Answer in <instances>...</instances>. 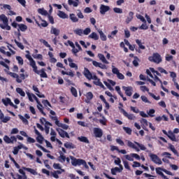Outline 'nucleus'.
<instances>
[{
  "instance_id": "f257e3e1",
  "label": "nucleus",
  "mask_w": 179,
  "mask_h": 179,
  "mask_svg": "<svg viewBox=\"0 0 179 179\" xmlns=\"http://www.w3.org/2000/svg\"><path fill=\"white\" fill-rule=\"evenodd\" d=\"M25 57L29 61V65L30 66H31V68H33V71L35 73L39 75L41 78H48L47 73H45V69H42L41 71H38L37 66L36 65V61L33 59V57H31L30 55H26Z\"/></svg>"
},
{
  "instance_id": "f03ea898",
  "label": "nucleus",
  "mask_w": 179,
  "mask_h": 179,
  "mask_svg": "<svg viewBox=\"0 0 179 179\" xmlns=\"http://www.w3.org/2000/svg\"><path fill=\"white\" fill-rule=\"evenodd\" d=\"M126 142L127 143L128 148L134 149V150H136V152H141V150H146V147H145V145L143 144H141L136 141L132 143V141L129 140H127Z\"/></svg>"
},
{
  "instance_id": "7ed1b4c3",
  "label": "nucleus",
  "mask_w": 179,
  "mask_h": 179,
  "mask_svg": "<svg viewBox=\"0 0 179 179\" xmlns=\"http://www.w3.org/2000/svg\"><path fill=\"white\" fill-rule=\"evenodd\" d=\"M146 73L150 76V78H152V79H154L155 82H160L162 83V81L160 79H159V77L160 76V73L159 71H155L153 68H150V69L146 70Z\"/></svg>"
},
{
  "instance_id": "20e7f679",
  "label": "nucleus",
  "mask_w": 179,
  "mask_h": 179,
  "mask_svg": "<svg viewBox=\"0 0 179 179\" xmlns=\"http://www.w3.org/2000/svg\"><path fill=\"white\" fill-rule=\"evenodd\" d=\"M0 20L3 22V24H0L1 29H3V30H10L11 28L10 26H9V20L6 15L4 14L0 15Z\"/></svg>"
},
{
  "instance_id": "39448f33",
  "label": "nucleus",
  "mask_w": 179,
  "mask_h": 179,
  "mask_svg": "<svg viewBox=\"0 0 179 179\" xmlns=\"http://www.w3.org/2000/svg\"><path fill=\"white\" fill-rule=\"evenodd\" d=\"M162 132L164 135L168 136V138H169V139H171V141H172V142H177V138H176L175 134H179L178 128L174 129L173 131H172L171 130H169L167 133V131L162 130Z\"/></svg>"
},
{
  "instance_id": "423d86ee",
  "label": "nucleus",
  "mask_w": 179,
  "mask_h": 179,
  "mask_svg": "<svg viewBox=\"0 0 179 179\" xmlns=\"http://www.w3.org/2000/svg\"><path fill=\"white\" fill-rule=\"evenodd\" d=\"M155 170H156L157 174H159V176H161V177L164 179H169V178H167L166 175L163 173V172L165 173V174H167L168 176H174V174H173L171 171H169L166 169H162L160 167H158V168H156Z\"/></svg>"
},
{
  "instance_id": "0eeeda50",
  "label": "nucleus",
  "mask_w": 179,
  "mask_h": 179,
  "mask_svg": "<svg viewBox=\"0 0 179 179\" xmlns=\"http://www.w3.org/2000/svg\"><path fill=\"white\" fill-rule=\"evenodd\" d=\"M149 61L155 62V64H160L162 62V56L159 53H154L152 57H148Z\"/></svg>"
},
{
  "instance_id": "6e6552de",
  "label": "nucleus",
  "mask_w": 179,
  "mask_h": 179,
  "mask_svg": "<svg viewBox=\"0 0 179 179\" xmlns=\"http://www.w3.org/2000/svg\"><path fill=\"white\" fill-rule=\"evenodd\" d=\"M118 108L120 113L123 114V115H124L126 118H128V120H135V118H136L135 115H134V114H128L127 111L124 110V108H122L121 106H119Z\"/></svg>"
},
{
  "instance_id": "1a4fd4ad",
  "label": "nucleus",
  "mask_w": 179,
  "mask_h": 179,
  "mask_svg": "<svg viewBox=\"0 0 179 179\" xmlns=\"http://www.w3.org/2000/svg\"><path fill=\"white\" fill-rule=\"evenodd\" d=\"M70 159L71 160V164H72V166H74V167H76V166H82V163L83 162V159H76L73 156H70Z\"/></svg>"
},
{
  "instance_id": "9d476101",
  "label": "nucleus",
  "mask_w": 179,
  "mask_h": 179,
  "mask_svg": "<svg viewBox=\"0 0 179 179\" xmlns=\"http://www.w3.org/2000/svg\"><path fill=\"white\" fill-rule=\"evenodd\" d=\"M93 133L95 138H102L103 137V129L99 127H94L93 129Z\"/></svg>"
},
{
  "instance_id": "9b49d317",
  "label": "nucleus",
  "mask_w": 179,
  "mask_h": 179,
  "mask_svg": "<svg viewBox=\"0 0 179 179\" xmlns=\"http://www.w3.org/2000/svg\"><path fill=\"white\" fill-rule=\"evenodd\" d=\"M150 157L152 160V162H153V163H155V164H162V159H160V158L155 154H151L150 155Z\"/></svg>"
},
{
  "instance_id": "f8f14e48",
  "label": "nucleus",
  "mask_w": 179,
  "mask_h": 179,
  "mask_svg": "<svg viewBox=\"0 0 179 179\" xmlns=\"http://www.w3.org/2000/svg\"><path fill=\"white\" fill-rule=\"evenodd\" d=\"M57 132H58L59 136H61V138H68L69 139L70 136L69 134H68V132L64 131V129H61V128H57L56 129Z\"/></svg>"
},
{
  "instance_id": "ddd939ff",
  "label": "nucleus",
  "mask_w": 179,
  "mask_h": 179,
  "mask_svg": "<svg viewBox=\"0 0 179 179\" xmlns=\"http://www.w3.org/2000/svg\"><path fill=\"white\" fill-rule=\"evenodd\" d=\"M83 75L88 80H92V79H93V76H94V75L92 74L87 68L84 69Z\"/></svg>"
},
{
  "instance_id": "4468645a",
  "label": "nucleus",
  "mask_w": 179,
  "mask_h": 179,
  "mask_svg": "<svg viewBox=\"0 0 179 179\" xmlns=\"http://www.w3.org/2000/svg\"><path fill=\"white\" fill-rule=\"evenodd\" d=\"M122 170H124V166H122V165H120V167H115L111 169L110 171H111V174L113 176H117V173H122Z\"/></svg>"
},
{
  "instance_id": "2eb2a0df",
  "label": "nucleus",
  "mask_w": 179,
  "mask_h": 179,
  "mask_svg": "<svg viewBox=\"0 0 179 179\" xmlns=\"http://www.w3.org/2000/svg\"><path fill=\"white\" fill-rule=\"evenodd\" d=\"M92 65L96 68H100L101 69H107V66L106 64H103L99 62H96L94 60L92 61Z\"/></svg>"
},
{
  "instance_id": "dca6fc26",
  "label": "nucleus",
  "mask_w": 179,
  "mask_h": 179,
  "mask_svg": "<svg viewBox=\"0 0 179 179\" xmlns=\"http://www.w3.org/2000/svg\"><path fill=\"white\" fill-rule=\"evenodd\" d=\"M110 10V6L101 4L100 6V13L101 15H106V12Z\"/></svg>"
},
{
  "instance_id": "f3484780",
  "label": "nucleus",
  "mask_w": 179,
  "mask_h": 179,
  "mask_svg": "<svg viewBox=\"0 0 179 179\" xmlns=\"http://www.w3.org/2000/svg\"><path fill=\"white\" fill-rule=\"evenodd\" d=\"M92 80H94V85H96V86H100V87L104 88V85L101 82H100V79L97 78V76L94 75Z\"/></svg>"
},
{
  "instance_id": "a211bd4d",
  "label": "nucleus",
  "mask_w": 179,
  "mask_h": 179,
  "mask_svg": "<svg viewBox=\"0 0 179 179\" xmlns=\"http://www.w3.org/2000/svg\"><path fill=\"white\" fill-rule=\"evenodd\" d=\"M23 170H24L25 171H28V173H30L33 176H38V173H37V171H36V169L24 167Z\"/></svg>"
},
{
  "instance_id": "6ab92c4d",
  "label": "nucleus",
  "mask_w": 179,
  "mask_h": 179,
  "mask_svg": "<svg viewBox=\"0 0 179 179\" xmlns=\"http://www.w3.org/2000/svg\"><path fill=\"white\" fill-rule=\"evenodd\" d=\"M98 58H99L100 61H101L103 64H110V62H108L107 59H106V57L104 56V55L101 53L98 54Z\"/></svg>"
},
{
  "instance_id": "aec40b11",
  "label": "nucleus",
  "mask_w": 179,
  "mask_h": 179,
  "mask_svg": "<svg viewBox=\"0 0 179 179\" xmlns=\"http://www.w3.org/2000/svg\"><path fill=\"white\" fill-rule=\"evenodd\" d=\"M134 13L132 11H130L129 13V16L127 17L125 21L127 24L131 23V22H132V20H134Z\"/></svg>"
},
{
  "instance_id": "412c9836",
  "label": "nucleus",
  "mask_w": 179,
  "mask_h": 179,
  "mask_svg": "<svg viewBox=\"0 0 179 179\" xmlns=\"http://www.w3.org/2000/svg\"><path fill=\"white\" fill-rule=\"evenodd\" d=\"M97 31L99 34L101 40L102 41H107V36L104 34V32L101 29H98Z\"/></svg>"
},
{
  "instance_id": "4be33fe9",
  "label": "nucleus",
  "mask_w": 179,
  "mask_h": 179,
  "mask_svg": "<svg viewBox=\"0 0 179 179\" xmlns=\"http://www.w3.org/2000/svg\"><path fill=\"white\" fill-rule=\"evenodd\" d=\"M60 31L54 27H51L50 34H54L55 36H59Z\"/></svg>"
},
{
  "instance_id": "5701e85b",
  "label": "nucleus",
  "mask_w": 179,
  "mask_h": 179,
  "mask_svg": "<svg viewBox=\"0 0 179 179\" xmlns=\"http://www.w3.org/2000/svg\"><path fill=\"white\" fill-rule=\"evenodd\" d=\"M68 61L69 62L70 68H75L76 71H78V65L76 64L73 63V59H72V58L69 57L68 59Z\"/></svg>"
},
{
  "instance_id": "b1692460",
  "label": "nucleus",
  "mask_w": 179,
  "mask_h": 179,
  "mask_svg": "<svg viewBox=\"0 0 179 179\" xmlns=\"http://www.w3.org/2000/svg\"><path fill=\"white\" fill-rule=\"evenodd\" d=\"M11 176L14 179H27V176H23V175L21 176L19 173H16L15 175H13V173H11Z\"/></svg>"
},
{
  "instance_id": "393cba45",
  "label": "nucleus",
  "mask_w": 179,
  "mask_h": 179,
  "mask_svg": "<svg viewBox=\"0 0 179 179\" xmlns=\"http://www.w3.org/2000/svg\"><path fill=\"white\" fill-rule=\"evenodd\" d=\"M68 3L69 5H73V6L76 8L79 6V0H68Z\"/></svg>"
},
{
  "instance_id": "a878e982",
  "label": "nucleus",
  "mask_w": 179,
  "mask_h": 179,
  "mask_svg": "<svg viewBox=\"0 0 179 179\" xmlns=\"http://www.w3.org/2000/svg\"><path fill=\"white\" fill-rule=\"evenodd\" d=\"M27 96L29 97V101H34V100H33V99H34L36 100V101L38 102V98H37V96H36L34 95V94H31L30 93L27 92Z\"/></svg>"
},
{
  "instance_id": "bb28decb",
  "label": "nucleus",
  "mask_w": 179,
  "mask_h": 179,
  "mask_svg": "<svg viewBox=\"0 0 179 179\" xmlns=\"http://www.w3.org/2000/svg\"><path fill=\"white\" fill-rule=\"evenodd\" d=\"M64 146L66 148V149H75V148H76V146H75V145L71 142L65 143Z\"/></svg>"
},
{
  "instance_id": "cd10ccee",
  "label": "nucleus",
  "mask_w": 179,
  "mask_h": 179,
  "mask_svg": "<svg viewBox=\"0 0 179 179\" xmlns=\"http://www.w3.org/2000/svg\"><path fill=\"white\" fill-rule=\"evenodd\" d=\"M57 16L61 19H68V15L64 11L59 10L57 13Z\"/></svg>"
},
{
  "instance_id": "c85d7f7f",
  "label": "nucleus",
  "mask_w": 179,
  "mask_h": 179,
  "mask_svg": "<svg viewBox=\"0 0 179 179\" xmlns=\"http://www.w3.org/2000/svg\"><path fill=\"white\" fill-rule=\"evenodd\" d=\"M59 157H58V161L60 163H65V160H66V157L64 155L62 152H59Z\"/></svg>"
},
{
  "instance_id": "c756f323",
  "label": "nucleus",
  "mask_w": 179,
  "mask_h": 179,
  "mask_svg": "<svg viewBox=\"0 0 179 179\" xmlns=\"http://www.w3.org/2000/svg\"><path fill=\"white\" fill-rule=\"evenodd\" d=\"M78 140L80 141V142H83L84 143H90V141L86 136H82L80 137H78Z\"/></svg>"
},
{
  "instance_id": "7c9ffc66",
  "label": "nucleus",
  "mask_w": 179,
  "mask_h": 179,
  "mask_svg": "<svg viewBox=\"0 0 179 179\" xmlns=\"http://www.w3.org/2000/svg\"><path fill=\"white\" fill-rule=\"evenodd\" d=\"M58 174H62V171H54L53 172H51V176L54 177V178L58 179L59 178V176Z\"/></svg>"
},
{
  "instance_id": "2f4dec72",
  "label": "nucleus",
  "mask_w": 179,
  "mask_h": 179,
  "mask_svg": "<svg viewBox=\"0 0 179 179\" xmlns=\"http://www.w3.org/2000/svg\"><path fill=\"white\" fill-rule=\"evenodd\" d=\"M53 168L55 170H60V171H62V173H65V169L61 168V164H57V163L53 164Z\"/></svg>"
},
{
  "instance_id": "473e14b6",
  "label": "nucleus",
  "mask_w": 179,
  "mask_h": 179,
  "mask_svg": "<svg viewBox=\"0 0 179 179\" xmlns=\"http://www.w3.org/2000/svg\"><path fill=\"white\" fill-rule=\"evenodd\" d=\"M23 148V144H21L20 145H17V147H14L13 153V155H17L19 153V150Z\"/></svg>"
},
{
  "instance_id": "72a5a7b5",
  "label": "nucleus",
  "mask_w": 179,
  "mask_h": 179,
  "mask_svg": "<svg viewBox=\"0 0 179 179\" xmlns=\"http://www.w3.org/2000/svg\"><path fill=\"white\" fill-rule=\"evenodd\" d=\"M70 19H71V22H73V23H76L78 22H79V19L73 13L70 14Z\"/></svg>"
},
{
  "instance_id": "f704fd0d",
  "label": "nucleus",
  "mask_w": 179,
  "mask_h": 179,
  "mask_svg": "<svg viewBox=\"0 0 179 179\" xmlns=\"http://www.w3.org/2000/svg\"><path fill=\"white\" fill-rule=\"evenodd\" d=\"M18 27H19V29H17L18 31H20V30L21 31H26V30H27V27L24 24H19Z\"/></svg>"
},
{
  "instance_id": "c9c22d12",
  "label": "nucleus",
  "mask_w": 179,
  "mask_h": 179,
  "mask_svg": "<svg viewBox=\"0 0 179 179\" xmlns=\"http://www.w3.org/2000/svg\"><path fill=\"white\" fill-rule=\"evenodd\" d=\"M89 38H92L93 40L97 41L99 40V36L96 32H92L89 35Z\"/></svg>"
},
{
  "instance_id": "e433bc0d",
  "label": "nucleus",
  "mask_w": 179,
  "mask_h": 179,
  "mask_svg": "<svg viewBox=\"0 0 179 179\" xmlns=\"http://www.w3.org/2000/svg\"><path fill=\"white\" fill-rule=\"evenodd\" d=\"M38 13H40V15H43V16L48 15V12H47L44 8H38Z\"/></svg>"
},
{
  "instance_id": "4c0bfd02",
  "label": "nucleus",
  "mask_w": 179,
  "mask_h": 179,
  "mask_svg": "<svg viewBox=\"0 0 179 179\" xmlns=\"http://www.w3.org/2000/svg\"><path fill=\"white\" fill-rule=\"evenodd\" d=\"M136 43L138 45V48H140V50H145V48H146L145 45H142V41L139 39H136Z\"/></svg>"
},
{
  "instance_id": "58836bf2",
  "label": "nucleus",
  "mask_w": 179,
  "mask_h": 179,
  "mask_svg": "<svg viewBox=\"0 0 179 179\" xmlns=\"http://www.w3.org/2000/svg\"><path fill=\"white\" fill-rule=\"evenodd\" d=\"M20 120H21V121H22L23 124H24L25 125H29V120H27V119H26V117H23V115H18Z\"/></svg>"
},
{
  "instance_id": "ea45409f",
  "label": "nucleus",
  "mask_w": 179,
  "mask_h": 179,
  "mask_svg": "<svg viewBox=\"0 0 179 179\" xmlns=\"http://www.w3.org/2000/svg\"><path fill=\"white\" fill-rule=\"evenodd\" d=\"M74 33L78 36H83V29L77 28L74 30Z\"/></svg>"
},
{
  "instance_id": "a19ab883",
  "label": "nucleus",
  "mask_w": 179,
  "mask_h": 179,
  "mask_svg": "<svg viewBox=\"0 0 179 179\" xmlns=\"http://www.w3.org/2000/svg\"><path fill=\"white\" fill-rule=\"evenodd\" d=\"M14 41L18 48H20V50H24V45H23L22 43L17 41L16 39H15Z\"/></svg>"
},
{
  "instance_id": "79ce46f5",
  "label": "nucleus",
  "mask_w": 179,
  "mask_h": 179,
  "mask_svg": "<svg viewBox=\"0 0 179 179\" xmlns=\"http://www.w3.org/2000/svg\"><path fill=\"white\" fill-rule=\"evenodd\" d=\"M92 33V29L89 27L86 28L85 30H83V34L85 36H89Z\"/></svg>"
},
{
  "instance_id": "37998d69",
  "label": "nucleus",
  "mask_w": 179,
  "mask_h": 179,
  "mask_svg": "<svg viewBox=\"0 0 179 179\" xmlns=\"http://www.w3.org/2000/svg\"><path fill=\"white\" fill-rule=\"evenodd\" d=\"M123 129L128 135H132V129L131 128L124 127Z\"/></svg>"
},
{
  "instance_id": "c03bdc74",
  "label": "nucleus",
  "mask_w": 179,
  "mask_h": 179,
  "mask_svg": "<svg viewBox=\"0 0 179 179\" xmlns=\"http://www.w3.org/2000/svg\"><path fill=\"white\" fill-rule=\"evenodd\" d=\"M1 101L4 104V106H9V103H10V99L9 98L3 99Z\"/></svg>"
},
{
  "instance_id": "a18cd8bd",
  "label": "nucleus",
  "mask_w": 179,
  "mask_h": 179,
  "mask_svg": "<svg viewBox=\"0 0 179 179\" xmlns=\"http://www.w3.org/2000/svg\"><path fill=\"white\" fill-rule=\"evenodd\" d=\"M169 148L171 150V152H173V153H174V155H176V156H178V151H177V150H176V148H174V145H171L169 146Z\"/></svg>"
},
{
  "instance_id": "49530a36",
  "label": "nucleus",
  "mask_w": 179,
  "mask_h": 179,
  "mask_svg": "<svg viewBox=\"0 0 179 179\" xmlns=\"http://www.w3.org/2000/svg\"><path fill=\"white\" fill-rule=\"evenodd\" d=\"M124 157L129 162H134V157H132V153H131L130 155H126Z\"/></svg>"
},
{
  "instance_id": "de8ad7c7",
  "label": "nucleus",
  "mask_w": 179,
  "mask_h": 179,
  "mask_svg": "<svg viewBox=\"0 0 179 179\" xmlns=\"http://www.w3.org/2000/svg\"><path fill=\"white\" fill-rule=\"evenodd\" d=\"M36 141L38 142V143L42 144L44 141V137L41 134L36 137Z\"/></svg>"
},
{
  "instance_id": "09e8293b",
  "label": "nucleus",
  "mask_w": 179,
  "mask_h": 179,
  "mask_svg": "<svg viewBox=\"0 0 179 179\" xmlns=\"http://www.w3.org/2000/svg\"><path fill=\"white\" fill-rule=\"evenodd\" d=\"M103 83L108 87V89H109V90H113V87L110 84V80H108L107 81H104Z\"/></svg>"
},
{
  "instance_id": "8fccbe9b",
  "label": "nucleus",
  "mask_w": 179,
  "mask_h": 179,
  "mask_svg": "<svg viewBox=\"0 0 179 179\" xmlns=\"http://www.w3.org/2000/svg\"><path fill=\"white\" fill-rule=\"evenodd\" d=\"M16 59L19 64V65H23L24 62H23V58H22V57L20 56H17L16 57Z\"/></svg>"
},
{
  "instance_id": "3c124183",
  "label": "nucleus",
  "mask_w": 179,
  "mask_h": 179,
  "mask_svg": "<svg viewBox=\"0 0 179 179\" xmlns=\"http://www.w3.org/2000/svg\"><path fill=\"white\" fill-rule=\"evenodd\" d=\"M3 141L6 143H12V139H10L8 136H4Z\"/></svg>"
},
{
  "instance_id": "603ef678",
  "label": "nucleus",
  "mask_w": 179,
  "mask_h": 179,
  "mask_svg": "<svg viewBox=\"0 0 179 179\" xmlns=\"http://www.w3.org/2000/svg\"><path fill=\"white\" fill-rule=\"evenodd\" d=\"M103 119L99 120L100 124L102 125H107V120L104 116L102 117Z\"/></svg>"
},
{
  "instance_id": "864d4df0",
  "label": "nucleus",
  "mask_w": 179,
  "mask_h": 179,
  "mask_svg": "<svg viewBox=\"0 0 179 179\" xmlns=\"http://www.w3.org/2000/svg\"><path fill=\"white\" fill-rule=\"evenodd\" d=\"M27 141L28 143H36V140L31 137H27Z\"/></svg>"
},
{
  "instance_id": "5fc2aeb1",
  "label": "nucleus",
  "mask_w": 179,
  "mask_h": 179,
  "mask_svg": "<svg viewBox=\"0 0 179 179\" xmlns=\"http://www.w3.org/2000/svg\"><path fill=\"white\" fill-rule=\"evenodd\" d=\"M123 164L124 166V169L127 170H131V166H129V164L128 163V161H123Z\"/></svg>"
},
{
  "instance_id": "6e6d98bb",
  "label": "nucleus",
  "mask_w": 179,
  "mask_h": 179,
  "mask_svg": "<svg viewBox=\"0 0 179 179\" xmlns=\"http://www.w3.org/2000/svg\"><path fill=\"white\" fill-rule=\"evenodd\" d=\"M48 18L51 24H54L55 23V22L54 21V17H52L50 14L48 15Z\"/></svg>"
},
{
  "instance_id": "4d7b16f0",
  "label": "nucleus",
  "mask_w": 179,
  "mask_h": 179,
  "mask_svg": "<svg viewBox=\"0 0 179 179\" xmlns=\"http://www.w3.org/2000/svg\"><path fill=\"white\" fill-rule=\"evenodd\" d=\"M39 18L41 19V22H43V23L41 24V26L42 27H47L48 26V22L44 20H41V17H39Z\"/></svg>"
},
{
  "instance_id": "13d9d810",
  "label": "nucleus",
  "mask_w": 179,
  "mask_h": 179,
  "mask_svg": "<svg viewBox=\"0 0 179 179\" xmlns=\"http://www.w3.org/2000/svg\"><path fill=\"white\" fill-rule=\"evenodd\" d=\"M32 57L34 59H43V55L41 54L33 55Z\"/></svg>"
},
{
  "instance_id": "bf43d9fd",
  "label": "nucleus",
  "mask_w": 179,
  "mask_h": 179,
  "mask_svg": "<svg viewBox=\"0 0 179 179\" xmlns=\"http://www.w3.org/2000/svg\"><path fill=\"white\" fill-rule=\"evenodd\" d=\"M138 61L139 58H138V57H135L134 60L133 61V65H134V66H138L139 65Z\"/></svg>"
},
{
  "instance_id": "052dcab7",
  "label": "nucleus",
  "mask_w": 179,
  "mask_h": 179,
  "mask_svg": "<svg viewBox=\"0 0 179 179\" xmlns=\"http://www.w3.org/2000/svg\"><path fill=\"white\" fill-rule=\"evenodd\" d=\"M112 72L115 75H117L120 73V70H118V69H117L115 66H112Z\"/></svg>"
},
{
  "instance_id": "680f3d73",
  "label": "nucleus",
  "mask_w": 179,
  "mask_h": 179,
  "mask_svg": "<svg viewBox=\"0 0 179 179\" xmlns=\"http://www.w3.org/2000/svg\"><path fill=\"white\" fill-rule=\"evenodd\" d=\"M86 97H87V100L89 101H90V100H92V99H93V93H92L90 92L87 93Z\"/></svg>"
},
{
  "instance_id": "e2e57ef3",
  "label": "nucleus",
  "mask_w": 179,
  "mask_h": 179,
  "mask_svg": "<svg viewBox=\"0 0 179 179\" xmlns=\"http://www.w3.org/2000/svg\"><path fill=\"white\" fill-rule=\"evenodd\" d=\"M170 73L171 78H173V82H176V78H177V74H176V73L173 71H171Z\"/></svg>"
},
{
  "instance_id": "0e129e2a",
  "label": "nucleus",
  "mask_w": 179,
  "mask_h": 179,
  "mask_svg": "<svg viewBox=\"0 0 179 179\" xmlns=\"http://www.w3.org/2000/svg\"><path fill=\"white\" fill-rule=\"evenodd\" d=\"M36 96L38 97H40L41 99H43L45 97L44 94H43L41 92H40L39 90H35Z\"/></svg>"
},
{
  "instance_id": "69168bd1",
  "label": "nucleus",
  "mask_w": 179,
  "mask_h": 179,
  "mask_svg": "<svg viewBox=\"0 0 179 179\" xmlns=\"http://www.w3.org/2000/svg\"><path fill=\"white\" fill-rule=\"evenodd\" d=\"M8 121H10V117L9 116L5 117L1 120V122L4 124H6V122H8Z\"/></svg>"
},
{
  "instance_id": "338daca9",
  "label": "nucleus",
  "mask_w": 179,
  "mask_h": 179,
  "mask_svg": "<svg viewBox=\"0 0 179 179\" xmlns=\"http://www.w3.org/2000/svg\"><path fill=\"white\" fill-rule=\"evenodd\" d=\"M113 12H115V13H122V9L120 8H114Z\"/></svg>"
},
{
  "instance_id": "774afa93",
  "label": "nucleus",
  "mask_w": 179,
  "mask_h": 179,
  "mask_svg": "<svg viewBox=\"0 0 179 179\" xmlns=\"http://www.w3.org/2000/svg\"><path fill=\"white\" fill-rule=\"evenodd\" d=\"M40 43H42L43 45H45L46 47H50V45L48 44V42L44 39H41Z\"/></svg>"
}]
</instances>
